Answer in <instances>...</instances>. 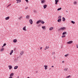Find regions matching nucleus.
Here are the masks:
<instances>
[{"mask_svg":"<svg viewBox=\"0 0 78 78\" xmlns=\"http://www.w3.org/2000/svg\"><path fill=\"white\" fill-rule=\"evenodd\" d=\"M66 30V27H61L59 29H58V31H60L61 30Z\"/></svg>","mask_w":78,"mask_h":78,"instance_id":"f257e3e1","label":"nucleus"},{"mask_svg":"<svg viewBox=\"0 0 78 78\" xmlns=\"http://www.w3.org/2000/svg\"><path fill=\"white\" fill-rule=\"evenodd\" d=\"M29 22L30 23L31 25H32V24H33V20L31 19H30L29 20Z\"/></svg>","mask_w":78,"mask_h":78,"instance_id":"f03ea898","label":"nucleus"},{"mask_svg":"<svg viewBox=\"0 0 78 78\" xmlns=\"http://www.w3.org/2000/svg\"><path fill=\"white\" fill-rule=\"evenodd\" d=\"M73 42V41H68L67 42V44H72Z\"/></svg>","mask_w":78,"mask_h":78,"instance_id":"7ed1b4c3","label":"nucleus"},{"mask_svg":"<svg viewBox=\"0 0 78 78\" xmlns=\"http://www.w3.org/2000/svg\"><path fill=\"white\" fill-rule=\"evenodd\" d=\"M45 0H42L41 1V3H42L43 4V3H45Z\"/></svg>","mask_w":78,"mask_h":78,"instance_id":"20e7f679","label":"nucleus"},{"mask_svg":"<svg viewBox=\"0 0 78 78\" xmlns=\"http://www.w3.org/2000/svg\"><path fill=\"white\" fill-rule=\"evenodd\" d=\"M59 0H55V5H57V4H58V2H59Z\"/></svg>","mask_w":78,"mask_h":78,"instance_id":"39448f33","label":"nucleus"},{"mask_svg":"<svg viewBox=\"0 0 78 78\" xmlns=\"http://www.w3.org/2000/svg\"><path fill=\"white\" fill-rule=\"evenodd\" d=\"M17 40L16 39H15L13 40V42L14 43H16L17 42Z\"/></svg>","mask_w":78,"mask_h":78,"instance_id":"423d86ee","label":"nucleus"},{"mask_svg":"<svg viewBox=\"0 0 78 78\" xmlns=\"http://www.w3.org/2000/svg\"><path fill=\"white\" fill-rule=\"evenodd\" d=\"M64 70H65V72H67V70H68V68H65L64 69Z\"/></svg>","mask_w":78,"mask_h":78,"instance_id":"0eeeda50","label":"nucleus"},{"mask_svg":"<svg viewBox=\"0 0 78 78\" xmlns=\"http://www.w3.org/2000/svg\"><path fill=\"white\" fill-rule=\"evenodd\" d=\"M47 5H43V7H44V9H45V8H47Z\"/></svg>","mask_w":78,"mask_h":78,"instance_id":"6e6552de","label":"nucleus"},{"mask_svg":"<svg viewBox=\"0 0 78 78\" xmlns=\"http://www.w3.org/2000/svg\"><path fill=\"white\" fill-rule=\"evenodd\" d=\"M57 22H61V19H59L57 20Z\"/></svg>","mask_w":78,"mask_h":78,"instance_id":"1a4fd4ad","label":"nucleus"},{"mask_svg":"<svg viewBox=\"0 0 78 78\" xmlns=\"http://www.w3.org/2000/svg\"><path fill=\"white\" fill-rule=\"evenodd\" d=\"M40 23H42V24H44L45 23V22H44V21L40 20Z\"/></svg>","mask_w":78,"mask_h":78,"instance_id":"9d476101","label":"nucleus"},{"mask_svg":"<svg viewBox=\"0 0 78 78\" xmlns=\"http://www.w3.org/2000/svg\"><path fill=\"white\" fill-rule=\"evenodd\" d=\"M62 21L63 22H64L65 21H66V19L65 18H64V17H63L62 18Z\"/></svg>","mask_w":78,"mask_h":78,"instance_id":"9b49d317","label":"nucleus"},{"mask_svg":"<svg viewBox=\"0 0 78 78\" xmlns=\"http://www.w3.org/2000/svg\"><path fill=\"white\" fill-rule=\"evenodd\" d=\"M40 22H41V20H39L38 21H37V22L36 24H39V23H40Z\"/></svg>","mask_w":78,"mask_h":78,"instance_id":"f8f14e48","label":"nucleus"},{"mask_svg":"<svg viewBox=\"0 0 78 78\" xmlns=\"http://www.w3.org/2000/svg\"><path fill=\"white\" fill-rule=\"evenodd\" d=\"M23 30L24 31H27V30H26V26H25L24 27H23Z\"/></svg>","mask_w":78,"mask_h":78,"instance_id":"ddd939ff","label":"nucleus"},{"mask_svg":"<svg viewBox=\"0 0 78 78\" xmlns=\"http://www.w3.org/2000/svg\"><path fill=\"white\" fill-rule=\"evenodd\" d=\"M13 51H14L13 50L11 51L10 53V55H12V53H13Z\"/></svg>","mask_w":78,"mask_h":78,"instance_id":"4468645a","label":"nucleus"},{"mask_svg":"<svg viewBox=\"0 0 78 78\" xmlns=\"http://www.w3.org/2000/svg\"><path fill=\"white\" fill-rule=\"evenodd\" d=\"M49 48V46L47 47L46 46V47L45 48H44V50H47V49H48Z\"/></svg>","mask_w":78,"mask_h":78,"instance_id":"2eb2a0df","label":"nucleus"},{"mask_svg":"<svg viewBox=\"0 0 78 78\" xmlns=\"http://www.w3.org/2000/svg\"><path fill=\"white\" fill-rule=\"evenodd\" d=\"M14 76V73H12L10 74V76Z\"/></svg>","mask_w":78,"mask_h":78,"instance_id":"dca6fc26","label":"nucleus"},{"mask_svg":"<svg viewBox=\"0 0 78 78\" xmlns=\"http://www.w3.org/2000/svg\"><path fill=\"white\" fill-rule=\"evenodd\" d=\"M16 1H17V3H19L20 2H21V0H16Z\"/></svg>","mask_w":78,"mask_h":78,"instance_id":"f3484780","label":"nucleus"},{"mask_svg":"<svg viewBox=\"0 0 78 78\" xmlns=\"http://www.w3.org/2000/svg\"><path fill=\"white\" fill-rule=\"evenodd\" d=\"M44 67H45L44 69L45 70H47V66H44Z\"/></svg>","mask_w":78,"mask_h":78,"instance_id":"a211bd4d","label":"nucleus"},{"mask_svg":"<svg viewBox=\"0 0 78 78\" xmlns=\"http://www.w3.org/2000/svg\"><path fill=\"white\" fill-rule=\"evenodd\" d=\"M5 20H9V17L8 16L7 17H6L5 18Z\"/></svg>","mask_w":78,"mask_h":78,"instance_id":"6ab92c4d","label":"nucleus"},{"mask_svg":"<svg viewBox=\"0 0 78 78\" xmlns=\"http://www.w3.org/2000/svg\"><path fill=\"white\" fill-rule=\"evenodd\" d=\"M66 32H64L62 34V35H65V34H66Z\"/></svg>","mask_w":78,"mask_h":78,"instance_id":"aec40b11","label":"nucleus"},{"mask_svg":"<svg viewBox=\"0 0 78 78\" xmlns=\"http://www.w3.org/2000/svg\"><path fill=\"white\" fill-rule=\"evenodd\" d=\"M8 67H9V69H11L12 68V66H11V65L10 66H9Z\"/></svg>","mask_w":78,"mask_h":78,"instance_id":"412c9836","label":"nucleus"},{"mask_svg":"<svg viewBox=\"0 0 78 78\" xmlns=\"http://www.w3.org/2000/svg\"><path fill=\"white\" fill-rule=\"evenodd\" d=\"M45 27H46L45 26H42V28H43V30H45Z\"/></svg>","mask_w":78,"mask_h":78,"instance_id":"4be33fe9","label":"nucleus"},{"mask_svg":"<svg viewBox=\"0 0 78 78\" xmlns=\"http://www.w3.org/2000/svg\"><path fill=\"white\" fill-rule=\"evenodd\" d=\"M26 18L27 19H30V16L28 15H27V16H26Z\"/></svg>","mask_w":78,"mask_h":78,"instance_id":"5701e85b","label":"nucleus"},{"mask_svg":"<svg viewBox=\"0 0 78 78\" xmlns=\"http://www.w3.org/2000/svg\"><path fill=\"white\" fill-rule=\"evenodd\" d=\"M53 27H50L49 28V30L50 31L51 30H53Z\"/></svg>","mask_w":78,"mask_h":78,"instance_id":"b1692460","label":"nucleus"},{"mask_svg":"<svg viewBox=\"0 0 78 78\" xmlns=\"http://www.w3.org/2000/svg\"><path fill=\"white\" fill-rule=\"evenodd\" d=\"M17 68H18V66H15L14 67V69H17Z\"/></svg>","mask_w":78,"mask_h":78,"instance_id":"393cba45","label":"nucleus"},{"mask_svg":"<svg viewBox=\"0 0 78 78\" xmlns=\"http://www.w3.org/2000/svg\"><path fill=\"white\" fill-rule=\"evenodd\" d=\"M71 23H73V24H75V22L73 21H71Z\"/></svg>","mask_w":78,"mask_h":78,"instance_id":"a878e982","label":"nucleus"},{"mask_svg":"<svg viewBox=\"0 0 78 78\" xmlns=\"http://www.w3.org/2000/svg\"><path fill=\"white\" fill-rule=\"evenodd\" d=\"M4 50V48H2L1 49V51H3Z\"/></svg>","mask_w":78,"mask_h":78,"instance_id":"bb28decb","label":"nucleus"},{"mask_svg":"<svg viewBox=\"0 0 78 78\" xmlns=\"http://www.w3.org/2000/svg\"><path fill=\"white\" fill-rule=\"evenodd\" d=\"M23 51H22L21 52L20 54V55H23Z\"/></svg>","mask_w":78,"mask_h":78,"instance_id":"cd10ccee","label":"nucleus"},{"mask_svg":"<svg viewBox=\"0 0 78 78\" xmlns=\"http://www.w3.org/2000/svg\"><path fill=\"white\" fill-rule=\"evenodd\" d=\"M68 56H69V54H67L65 55V57H67Z\"/></svg>","mask_w":78,"mask_h":78,"instance_id":"c85d7f7f","label":"nucleus"},{"mask_svg":"<svg viewBox=\"0 0 78 78\" xmlns=\"http://www.w3.org/2000/svg\"><path fill=\"white\" fill-rule=\"evenodd\" d=\"M61 9V8H59L57 9V11H59Z\"/></svg>","mask_w":78,"mask_h":78,"instance_id":"c756f323","label":"nucleus"},{"mask_svg":"<svg viewBox=\"0 0 78 78\" xmlns=\"http://www.w3.org/2000/svg\"><path fill=\"white\" fill-rule=\"evenodd\" d=\"M71 76L70 75H69V76H66V78H70V77Z\"/></svg>","mask_w":78,"mask_h":78,"instance_id":"7c9ffc66","label":"nucleus"},{"mask_svg":"<svg viewBox=\"0 0 78 78\" xmlns=\"http://www.w3.org/2000/svg\"><path fill=\"white\" fill-rule=\"evenodd\" d=\"M61 16H59L58 17V19H59L60 18H61Z\"/></svg>","mask_w":78,"mask_h":78,"instance_id":"2f4dec72","label":"nucleus"},{"mask_svg":"<svg viewBox=\"0 0 78 78\" xmlns=\"http://www.w3.org/2000/svg\"><path fill=\"white\" fill-rule=\"evenodd\" d=\"M66 35H62V37H66Z\"/></svg>","mask_w":78,"mask_h":78,"instance_id":"473e14b6","label":"nucleus"},{"mask_svg":"<svg viewBox=\"0 0 78 78\" xmlns=\"http://www.w3.org/2000/svg\"><path fill=\"white\" fill-rule=\"evenodd\" d=\"M77 3L76 2H74V4H75V5H76V4Z\"/></svg>","mask_w":78,"mask_h":78,"instance_id":"72a5a7b5","label":"nucleus"},{"mask_svg":"<svg viewBox=\"0 0 78 78\" xmlns=\"http://www.w3.org/2000/svg\"><path fill=\"white\" fill-rule=\"evenodd\" d=\"M11 5V4H10L7 7V8H8V7H9V6H10V5Z\"/></svg>","mask_w":78,"mask_h":78,"instance_id":"f704fd0d","label":"nucleus"},{"mask_svg":"<svg viewBox=\"0 0 78 78\" xmlns=\"http://www.w3.org/2000/svg\"><path fill=\"white\" fill-rule=\"evenodd\" d=\"M34 12H37V11H36V10H34Z\"/></svg>","mask_w":78,"mask_h":78,"instance_id":"c9c22d12","label":"nucleus"},{"mask_svg":"<svg viewBox=\"0 0 78 78\" xmlns=\"http://www.w3.org/2000/svg\"><path fill=\"white\" fill-rule=\"evenodd\" d=\"M21 19H22V16L20 17V18H19V20H20Z\"/></svg>","mask_w":78,"mask_h":78,"instance_id":"e433bc0d","label":"nucleus"},{"mask_svg":"<svg viewBox=\"0 0 78 78\" xmlns=\"http://www.w3.org/2000/svg\"><path fill=\"white\" fill-rule=\"evenodd\" d=\"M6 45V43H5L3 44V46H5Z\"/></svg>","mask_w":78,"mask_h":78,"instance_id":"4c0bfd02","label":"nucleus"},{"mask_svg":"<svg viewBox=\"0 0 78 78\" xmlns=\"http://www.w3.org/2000/svg\"><path fill=\"white\" fill-rule=\"evenodd\" d=\"M76 47L77 48H78V44H77L76 45Z\"/></svg>","mask_w":78,"mask_h":78,"instance_id":"58836bf2","label":"nucleus"},{"mask_svg":"<svg viewBox=\"0 0 78 78\" xmlns=\"http://www.w3.org/2000/svg\"><path fill=\"white\" fill-rule=\"evenodd\" d=\"M27 2H28V0H25Z\"/></svg>","mask_w":78,"mask_h":78,"instance_id":"ea45409f","label":"nucleus"},{"mask_svg":"<svg viewBox=\"0 0 78 78\" xmlns=\"http://www.w3.org/2000/svg\"><path fill=\"white\" fill-rule=\"evenodd\" d=\"M55 53L54 52H52V55H54V54H55Z\"/></svg>","mask_w":78,"mask_h":78,"instance_id":"a19ab883","label":"nucleus"},{"mask_svg":"<svg viewBox=\"0 0 78 78\" xmlns=\"http://www.w3.org/2000/svg\"><path fill=\"white\" fill-rule=\"evenodd\" d=\"M9 78H12V77L11 76H10V77Z\"/></svg>","mask_w":78,"mask_h":78,"instance_id":"79ce46f5","label":"nucleus"},{"mask_svg":"<svg viewBox=\"0 0 78 78\" xmlns=\"http://www.w3.org/2000/svg\"><path fill=\"white\" fill-rule=\"evenodd\" d=\"M25 9H28V7H26V8H25Z\"/></svg>","mask_w":78,"mask_h":78,"instance_id":"37998d69","label":"nucleus"},{"mask_svg":"<svg viewBox=\"0 0 78 78\" xmlns=\"http://www.w3.org/2000/svg\"><path fill=\"white\" fill-rule=\"evenodd\" d=\"M42 47H41L40 48V50H42Z\"/></svg>","mask_w":78,"mask_h":78,"instance_id":"c03bdc74","label":"nucleus"},{"mask_svg":"<svg viewBox=\"0 0 78 78\" xmlns=\"http://www.w3.org/2000/svg\"><path fill=\"white\" fill-rule=\"evenodd\" d=\"M51 67H54V66H52Z\"/></svg>","mask_w":78,"mask_h":78,"instance_id":"a18cd8bd","label":"nucleus"},{"mask_svg":"<svg viewBox=\"0 0 78 78\" xmlns=\"http://www.w3.org/2000/svg\"><path fill=\"white\" fill-rule=\"evenodd\" d=\"M17 78H19V76H18Z\"/></svg>","mask_w":78,"mask_h":78,"instance_id":"49530a36","label":"nucleus"},{"mask_svg":"<svg viewBox=\"0 0 78 78\" xmlns=\"http://www.w3.org/2000/svg\"><path fill=\"white\" fill-rule=\"evenodd\" d=\"M62 62H63V63L64 62V61H62Z\"/></svg>","mask_w":78,"mask_h":78,"instance_id":"de8ad7c7","label":"nucleus"},{"mask_svg":"<svg viewBox=\"0 0 78 78\" xmlns=\"http://www.w3.org/2000/svg\"><path fill=\"white\" fill-rule=\"evenodd\" d=\"M66 12H68V11L67 10L66 11Z\"/></svg>","mask_w":78,"mask_h":78,"instance_id":"09e8293b","label":"nucleus"},{"mask_svg":"<svg viewBox=\"0 0 78 78\" xmlns=\"http://www.w3.org/2000/svg\"><path fill=\"white\" fill-rule=\"evenodd\" d=\"M36 73H37V71H36Z\"/></svg>","mask_w":78,"mask_h":78,"instance_id":"8fccbe9b","label":"nucleus"},{"mask_svg":"<svg viewBox=\"0 0 78 78\" xmlns=\"http://www.w3.org/2000/svg\"><path fill=\"white\" fill-rule=\"evenodd\" d=\"M4 46H2V47H3Z\"/></svg>","mask_w":78,"mask_h":78,"instance_id":"3c124183","label":"nucleus"},{"mask_svg":"<svg viewBox=\"0 0 78 78\" xmlns=\"http://www.w3.org/2000/svg\"><path fill=\"white\" fill-rule=\"evenodd\" d=\"M51 69V68L49 69V70H50Z\"/></svg>","mask_w":78,"mask_h":78,"instance_id":"603ef678","label":"nucleus"}]
</instances>
